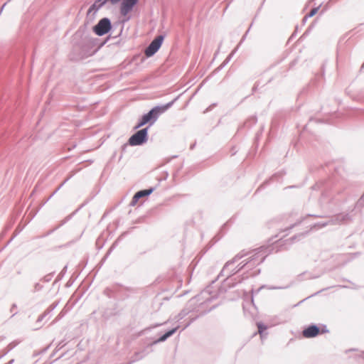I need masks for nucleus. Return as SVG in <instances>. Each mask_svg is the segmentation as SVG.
<instances>
[{
    "label": "nucleus",
    "mask_w": 364,
    "mask_h": 364,
    "mask_svg": "<svg viewBox=\"0 0 364 364\" xmlns=\"http://www.w3.org/2000/svg\"><path fill=\"white\" fill-rule=\"evenodd\" d=\"M166 107H155L151 109L146 114H144L139 124L135 127V129L145 125L147 123L152 124L157 119L158 117L166 110Z\"/></svg>",
    "instance_id": "f257e3e1"
},
{
    "label": "nucleus",
    "mask_w": 364,
    "mask_h": 364,
    "mask_svg": "<svg viewBox=\"0 0 364 364\" xmlns=\"http://www.w3.org/2000/svg\"><path fill=\"white\" fill-rule=\"evenodd\" d=\"M328 331L326 326H323V327L320 328V327H318L317 326L311 325V326H309L307 328H306L302 331V336L304 338H310L316 337V336H318L319 334L326 333Z\"/></svg>",
    "instance_id": "f03ea898"
},
{
    "label": "nucleus",
    "mask_w": 364,
    "mask_h": 364,
    "mask_svg": "<svg viewBox=\"0 0 364 364\" xmlns=\"http://www.w3.org/2000/svg\"><path fill=\"white\" fill-rule=\"evenodd\" d=\"M147 138V129H142L132 135L129 139V143L132 146H137L143 144L146 141Z\"/></svg>",
    "instance_id": "7ed1b4c3"
},
{
    "label": "nucleus",
    "mask_w": 364,
    "mask_h": 364,
    "mask_svg": "<svg viewBox=\"0 0 364 364\" xmlns=\"http://www.w3.org/2000/svg\"><path fill=\"white\" fill-rule=\"evenodd\" d=\"M111 29L110 21L107 18L101 19L98 23L94 27L95 33L98 36L106 34Z\"/></svg>",
    "instance_id": "20e7f679"
},
{
    "label": "nucleus",
    "mask_w": 364,
    "mask_h": 364,
    "mask_svg": "<svg viewBox=\"0 0 364 364\" xmlns=\"http://www.w3.org/2000/svg\"><path fill=\"white\" fill-rule=\"evenodd\" d=\"M164 37L162 36H157L149 46L145 50V55L147 57L153 55L161 47Z\"/></svg>",
    "instance_id": "39448f33"
},
{
    "label": "nucleus",
    "mask_w": 364,
    "mask_h": 364,
    "mask_svg": "<svg viewBox=\"0 0 364 364\" xmlns=\"http://www.w3.org/2000/svg\"><path fill=\"white\" fill-rule=\"evenodd\" d=\"M152 192H153L152 188L138 191L137 193H135V195L132 198L131 205L133 206L136 205L139 198H141L142 197L148 196Z\"/></svg>",
    "instance_id": "423d86ee"
},
{
    "label": "nucleus",
    "mask_w": 364,
    "mask_h": 364,
    "mask_svg": "<svg viewBox=\"0 0 364 364\" xmlns=\"http://www.w3.org/2000/svg\"><path fill=\"white\" fill-rule=\"evenodd\" d=\"M176 328H173L172 330H170L167 333H166L164 335H163L161 338H159V342L164 341L166 339H167L169 336L173 335L176 331Z\"/></svg>",
    "instance_id": "0eeeda50"
},
{
    "label": "nucleus",
    "mask_w": 364,
    "mask_h": 364,
    "mask_svg": "<svg viewBox=\"0 0 364 364\" xmlns=\"http://www.w3.org/2000/svg\"><path fill=\"white\" fill-rule=\"evenodd\" d=\"M319 9V7L314 8L306 17H312L316 15Z\"/></svg>",
    "instance_id": "6e6552de"
},
{
    "label": "nucleus",
    "mask_w": 364,
    "mask_h": 364,
    "mask_svg": "<svg viewBox=\"0 0 364 364\" xmlns=\"http://www.w3.org/2000/svg\"><path fill=\"white\" fill-rule=\"evenodd\" d=\"M258 332L262 334V332L266 329V327L261 323H257Z\"/></svg>",
    "instance_id": "1a4fd4ad"
}]
</instances>
